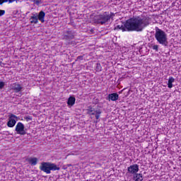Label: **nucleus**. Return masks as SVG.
<instances>
[{
    "label": "nucleus",
    "mask_w": 181,
    "mask_h": 181,
    "mask_svg": "<svg viewBox=\"0 0 181 181\" xmlns=\"http://www.w3.org/2000/svg\"><path fill=\"white\" fill-rule=\"evenodd\" d=\"M149 23V18L133 17L127 20L124 25H117L115 29H119L122 32H142Z\"/></svg>",
    "instance_id": "1"
},
{
    "label": "nucleus",
    "mask_w": 181,
    "mask_h": 181,
    "mask_svg": "<svg viewBox=\"0 0 181 181\" xmlns=\"http://www.w3.org/2000/svg\"><path fill=\"white\" fill-rule=\"evenodd\" d=\"M155 38L163 46H168V34L159 28H156Z\"/></svg>",
    "instance_id": "2"
},
{
    "label": "nucleus",
    "mask_w": 181,
    "mask_h": 181,
    "mask_svg": "<svg viewBox=\"0 0 181 181\" xmlns=\"http://www.w3.org/2000/svg\"><path fill=\"white\" fill-rule=\"evenodd\" d=\"M40 170L47 173V175H50L52 173V170L54 172V170H60V167L57 166L55 163L50 162H42L40 166Z\"/></svg>",
    "instance_id": "3"
},
{
    "label": "nucleus",
    "mask_w": 181,
    "mask_h": 181,
    "mask_svg": "<svg viewBox=\"0 0 181 181\" xmlns=\"http://www.w3.org/2000/svg\"><path fill=\"white\" fill-rule=\"evenodd\" d=\"M111 19V16L107 15V13H104L103 14H99L95 16L94 21L96 23H100L101 25H104V23H107Z\"/></svg>",
    "instance_id": "4"
},
{
    "label": "nucleus",
    "mask_w": 181,
    "mask_h": 181,
    "mask_svg": "<svg viewBox=\"0 0 181 181\" xmlns=\"http://www.w3.org/2000/svg\"><path fill=\"white\" fill-rule=\"evenodd\" d=\"M101 110H95L92 107H89L87 109V114H88V115H95L96 119H100V115H101Z\"/></svg>",
    "instance_id": "5"
},
{
    "label": "nucleus",
    "mask_w": 181,
    "mask_h": 181,
    "mask_svg": "<svg viewBox=\"0 0 181 181\" xmlns=\"http://www.w3.org/2000/svg\"><path fill=\"white\" fill-rule=\"evenodd\" d=\"M16 121H18V117L13 114L8 115V121L7 122V127L8 128H13L16 124Z\"/></svg>",
    "instance_id": "6"
},
{
    "label": "nucleus",
    "mask_w": 181,
    "mask_h": 181,
    "mask_svg": "<svg viewBox=\"0 0 181 181\" xmlns=\"http://www.w3.org/2000/svg\"><path fill=\"white\" fill-rule=\"evenodd\" d=\"M15 131L19 135H26V130L25 129V125L22 122H19L16 126Z\"/></svg>",
    "instance_id": "7"
},
{
    "label": "nucleus",
    "mask_w": 181,
    "mask_h": 181,
    "mask_svg": "<svg viewBox=\"0 0 181 181\" xmlns=\"http://www.w3.org/2000/svg\"><path fill=\"white\" fill-rule=\"evenodd\" d=\"M22 86L18 83H11L10 85V90L14 91V93H21L22 91Z\"/></svg>",
    "instance_id": "8"
},
{
    "label": "nucleus",
    "mask_w": 181,
    "mask_h": 181,
    "mask_svg": "<svg viewBox=\"0 0 181 181\" xmlns=\"http://www.w3.org/2000/svg\"><path fill=\"white\" fill-rule=\"evenodd\" d=\"M139 170V165H138V164L132 165L128 168V172L131 175H135L138 173Z\"/></svg>",
    "instance_id": "9"
},
{
    "label": "nucleus",
    "mask_w": 181,
    "mask_h": 181,
    "mask_svg": "<svg viewBox=\"0 0 181 181\" xmlns=\"http://www.w3.org/2000/svg\"><path fill=\"white\" fill-rule=\"evenodd\" d=\"M29 21L30 23H33L34 25H36L37 23H38L39 19L37 18V13H32Z\"/></svg>",
    "instance_id": "10"
},
{
    "label": "nucleus",
    "mask_w": 181,
    "mask_h": 181,
    "mask_svg": "<svg viewBox=\"0 0 181 181\" xmlns=\"http://www.w3.org/2000/svg\"><path fill=\"white\" fill-rule=\"evenodd\" d=\"M26 161L28 162V163H30L31 166H36V165H37V162H39V160L36 157H30L27 158Z\"/></svg>",
    "instance_id": "11"
},
{
    "label": "nucleus",
    "mask_w": 181,
    "mask_h": 181,
    "mask_svg": "<svg viewBox=\"0 0 181 181\" xmlns=\"http://www.w3.org/2000/svg\"><path fill=\"white\" fill-rule=\"evenodd\" d=\"M46 16V13L45 11H41L38 14H37V18L38 21H40L42 23H45V17Z\"/></svg>",
    "instance_id": "12"
},
{
    "label": "nucleus",
    "mask_w": 181,
    "mask_h": 181,
    "mask_svg": "<svg viewBox=\"0 0 181 181\" xmlns=\"http://www.w3.org/2000/svg\"><path fill=\"white\" fill-rule=\"evenodd\" d=\"M108 100L110 101H117L119 98V95L117 93H111L108 95Z\"/></svg>",
    "instance_id": "13"
},
{
    "label": "nucleus",
    "mask_w": 181,
    "mask_h": 181,
    "mask_svg": "<svg viewBox=\"0 0 181 181\" xmlns=\"http://www.w3.org/2000/svg\"><path fill=\"white\" fill-rule=\"evenodd\" d=\"M64 39L66 40H70V39H74V35L71 31H67L66 33L64 35Z\"/></svg>",
    "instance_id": "14"
},
{
    "label": "nucleus",
    "mask_w": 181,
    "mask_h": 181,
    "mask_svg": "<svg viewBox=\"0 0 181 181\" xmlns=\"http://www.w3.org/2000/svg\"><path fill=\"white\" fill-rule=\"evenodd\" d=\"M133 180L142 181V180H144V177H142V174H141V173H136L133 176Z\"/></svg>",
    "instance_id": "15"
},
{
    "label": "nucleus",
    "mask_w": 181,
    "mask_h": 181,
    "mask_svg": "<svg viewBox=\"0 0 181 181\" xmlns=\"http://www.w3.org/2000/svg\"><path fill=\"white\" fill-rule=\"evenodd\" d=\"M68 105H71V107H73L74 104H76V98L73 96H70L67 101Z\"/></svg>",
    "instance_id": "16"
},
{
    "label": "nucleus",
    "mask_w": 181,
    "mask_h": 181,
    "mask_svg": "<svg viewBox=\"0 0 181 181\" xmlns=\"http://www.w3.org/2000/svg\"><path fill=\"white\" fill-rule=\"evenodd\" d=\"M173 83H175V78L171 76L168 79V88H172V87H173Z\"/></svg>",
    "instance_id": "17"
},
{
    "label": "nucleus",
    "mask_w": 181,
    "mask_h": 181,
    "mask_svg": "<svg viewBox=\"0 0 181 181\" xmlns=\"http://www.w3.org/2000/svg\"><path fill=\"white\" fill-rule=\"evenodd\" d=\"M152 49H153V50H156V52H158V50L159 49V46H158V45H153L152 46Z\"/></svg>",
    "instance_id": "18"
},
{
    "label": "nucleus",
    "mask_w": 181,
    "mask_h": 181,
    "mask_svg": "<svg viewBox=\"0 0 181 181\" xmlns=\"http://www.w3.org/2000/svg\"><path fill=\"white\" fill-rule=\"evenodd\" d=\"M83 57H84L83 56L77 57L76 62H80V61L83 60Z\"/></svg>",
    "instance_id": "19"
},
{
    "label": "nucleus",
    "mask_w": 181,
    "mask_h": 181,
    "mask_svg": "<svg viewBox=\"0 0 181 181\" xmlns=\"http://www.w3.org/2000/svg\"><path fill=\"white\" fill-rule=\"evenodd\" d=\"M35 5H40V0H32Z\"/></svg>",
    "instance_id": "20"
},
{
    "label": "nucleus",
    "mask_w": 181,
    "mask_h": 181,
    "mask_svg": "<svg viewBox=\"0 0 181 181\" xmlns=\"http://www.w3.org/2000/svg\"><path fill=\"white\" fill-rule=\"evenodd\" d=\"M5 87V82H0V90Z\"/></svg>",
    "instance_id": "21"
},
{
    "label": "nucleus",
    "mask_w": 181,
    "mask_h": 181,
    "mask_svg": "<svg viewBox=\"0 0 181 181\" xmlns=\"http://www.w3.org/2000/svg\"><path fill=\"white\" fill-rule=\"evenodd\" d=\"M8 0H0V5H4V4L8 2Z\"/></svg>",
    "instance_id": "22"
},
{
    "label": "nucleus",
    "mask_w": 181,
    "mask_h": 181,
    "mask_svg": "<svg viewBox=\"0 0 181 181\" xmlns=\"http://www.w3.org/2000/svg\"><path fill=\"white\" fill-rule=\"evenodd\" d=\"M24 118H25V119H26V121H32V117H30V116H27Z\"/></svg>",
    "instance_id": "23"
},
{
    "label": "nucleus",
    "mask_w": 181,
    "mask_h": 181,
    "mask_svg": "<svg viewBox=\"0 0 181 181\" xmlns=\"http://www.w3.org/2000/svg\"><path fill=\"white\" fill-rule=\"evenodd\" d=\"M5 15V10H0V16H4Z\"/></svg>",
    "instance_id": "24"
},
{
    "label": "nucleus",
    "mask_w": 181,
    "mask_h": 181,
    "mask_svg": "<svg viewBox=\"0 0 181 181\" xmlns=\"http://www.w3.org/2000/svg\"><path fill=\"white\" fill-rule=\"evenodd\" d=\"M16 0H8V4H12V2H15Z\"/></svg>",
    "instance_id": "25"
},
{
    "label": "nucleus",
    "mask_w": 181,
    "mask_h": 181,
    "mask_svg": "<svg viewBox=\"0 0 181 181\" xmlns=\"http://www.w3.org/2000/svg\"><path fill=\"white\" fill-rule=\"evenodd\" d=\"M2 64V59H0V66Z\"/></svg>",
    "instance_id": "26"
}]
</instances>
